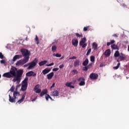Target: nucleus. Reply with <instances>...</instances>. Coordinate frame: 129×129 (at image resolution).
Instances as JSON below:
<instances>
[{"label":"nucleus","instance_id":"1","mask_svg":"<svg viewBox=\"0 0 129 129\" xmlns=\"http://www.w3.org/2000/svg\"><path fill=\"white\" fill-rule=\"evenodd\" d=\"M24 73L23 70H19L15 67H12L10 72L5 73L3 74V77L6 78H14V77H17V79L21 78L23 76Z\"/></svg>","mask_w":129,"mask_h":129},{"label":"nucleus","instance_id":"2","mask_svg":"<svg viewBox=\"0 0 129 129\" xmlns=\"http://www.w3.org/2000/svg\"><path fill=\"white\" fill-rule=\"evenodd\" d=\"M22 55L24 57V58H28V61L30 59V55L31 54V52L27 50L26 49L22 48L20 50Z\"/></svg>","mask_w":129,"mask_h":129},{"label":"nucleus","instance_id":"3","mask_svg":"<svg viewBox=\"0 0 129 129\" xmlns=\"http://www.w3.org/2000/svg\"><path fill=\"white\" fill-rule=\"evenodd\" d=\"M29 61V57L24 58L23 59H20L17 61L16 65V66H23L24 64L28 62Z\"/></svg>","mask_w":129,"mask_h":129},{"label":"nucleus","instance_id":"4","mask_svg":"<svg viewBox=\"0 0 129 129\" xmlns=\"http://www.w3.org/2000/svg\"><path fill=\"white\" fill-rule=\"evenodd\" d=\"M38 63V59L37 58H35L32 61L29 62V66H28L27 69L28 70H31V69H33L35 66H37Z\"/></svg>","mask_w":129,"mask_h":129},{"label":"nucleus","instance_id":"5","mask_svg":"<svg viewBox=\"0 0 129 129\" xmlns=\"http://www.w3.org/2000/svg\"><path fill=\"white\" fill-rule=\"evenodd\" d=\"M78 81H80L79 84L80 86H84L85 85V79L83 77H80L78 79Z\"/></svg>","mask_w":129,"mask_h":129},{"label":"nucleus","instance_id":"6","mask_svg":"<svg viewBox=\"0 0 129 129\" xmlns=\"http://www.w3.org/2000/svg\"><path fill=\"white\" fill-rule=\"evenodd\" d=\"M86 42V38H83L80 42V46H81L82 48H85L87 46V43H85Z\"/></svg>","mask_w":129,"mask_h":129},{"label":"nucleus","instance_id":"7","mask_svg":"<svg viewBox=\"0 0 129 129\" xmlns=\"http://www.w3.org/2000/svg\"><path fill=\"white\" fill-rule=\"evenodd\" d=\"M90 79L92 80H96L98 78V75L96 73H91L89 76Z\"/></svg>","mask_w":129,"mask_h":129},{"label":"nucleus","instance_id":"8","mask_svg":"<svg viewBox=\"0 0 129 129\" xmlns=\"http://www.w3.org/2000/svg\"><path fill=\"white\" fill-rule=\"evenodd\" d=\"M125 59V55L123 53H120L119 56H118V59H117V62H120V61H123Z\"/></svg>","mask_w":129,"mask_h":129},{"label":"nucleus","instance_id":"9","mask_svg":"<svg viewBox=\"0 0 129 129\" xmlns=\"http://www.w3.org/2000/svg\"><path fill=\"white\" fill-rule=\"evenodd\" d=\"M26 75L28 77H31V76H33V77H36V76H37V74L34 73V72L33 71H30V72H28L26 74Z\"/></svg>","mask_w":129,"mask_h":129},{"label":"nucleus","instance_id":"10","mask_svg":"<svg viewBox=\"0 0 129 129\" xmlns=\"http://www.w3.org/2000/svg\"><path fill=\"white\" fill-rule=\"evenodd\" d=\"M22 57H23V56H22V55H21V54L16 55L13 57L12 61L13 62H16V61H17V60H18L19 59H21V58H22Z\"/></svg>","mask_w":129,"mask_h":129},{"label":"nucleus","instance_id":"11","mask_svg":"<svg viewBox=\"0 0 129 129\" xmlns=\"http://www.w3.org/2000/svg\"><path fill=\"white\" fill-rule=\"evenodd\" d=\"M72 45L74 46V47H77V46H78V39H73L72 40Z\"/></svg>","mask_w":129,"mask_h":129},{"label":"nucleus","instance_id":"12","mask_svg":"<svg viewBox=\"0 0 129 129\" xmlns=\"http://www.w3.org/2000/svg\"><path fill=\"white\" fill-rule=\"evenodd\" d=\"M110 54H111V51L109 49L105 50V51L104 53V55L106 56V57H109V56H110Z\"/></svg>","mask_w":129,"mask_h":129},{"label":"nucleus","instance_id":"13","mask_svg":"<svg viewBox=\"0 0 129 129\" xmlns=\"http://www.w3.org/2000/svg\"><path fill=\"white\" fill-rule=\"evenodd\" d=\"M25 97H26V93H24L22 95L21 99L18 100L16 103H19V104H20V103H22V102L24 101V100L25 99Z\"/></svg>","mask_w":129,"mask_h":129},{"label":"nucleus","instance_id":"14","mask_svg":"<svg viewBox=\"0 0 129 129\" xmlns=\"http://www.w3.org/2000/svg\"><path fill=\"white\" fill-rule=\"evenodd\" d=\"M9 101L10 102H11L12 103H14L16 102V98L15 97H13L12 96H11L10 94L9 95Z\"/></svg>","mask_w":129,"mask_h":129},{"label":"nucleus","instance_id":"15","mask_svg":"<svg viewBox=\"0 0 129 129\" xmlns=\"http://www.w3.org/2000/svg\"><path fill=\"white\" fill-rule=\"evenodd\" d=\"M53 76H54V72H51L48 75H47V79L50 80V79H52L53 78Z\"/></svg>","mask_w":129,"mask_h":129},{"label":"nucleus","instance_id":"16","mask_svg":"<svg viewBox=\"0 0 129 129\" xmlns=\"http://www.w3.org/2000/svg\"><path fill=\"white\" fill-rule=\"evenodd\" d=\"M51 95L52 96H59V92H58V91L57 90H55L53 91L52 93H51Z\"/></svg>","mask_w":129,"mask_h":129},{"label":"nucleus","instance_id":"17","mask_svg":"<svg viewBox=\"0 0 129 129\" xmlns=\"http://www.w3.org/2000/svg\"><path fill=\"white\" fill-rule=\"evenodd\" d=\"M50 71H51V70L48 68H46L42 71V73L44 75H46V74H48V73H49Z\"/></svg>","mask_w":129,"mask_h":129},{"label":"nucleus","instance_id":"18","mask_svg":"<svg viewBox=\"0 0 129 129\" xmlns=\"http://www.w3.org/2000/svg\"><path fill=\"white\" fill-rule=\"evenodd\" d=\"M18 96H20V93H19V92L14 91L13 93V97H15L17 99Z\"/></svg>","mask_w":129,"mask_h":129},{"label":"nucleus","instance_id":"19","mask_svg":"<svg viewBox=\"0 0 129 129\" xmlns=\"http://www.w3.org/2000/svg\"><path fill=\"white\" fill-rule=\"evenodd\" d=\"M27 88H28V85H27L23 84L21 86V90L22 91H26V90H27Z\"/></svg>","mask_w":129,"mask_h":129},{"label":"nucleus","instance_id":"20","mask_svg":"<svg viewBox=\"0 0 129 129\" xmlns=\"http://www.w3.org/2000/svg\"><path fill=\"white\" fill-rule=\"evenodd\" d=\"M47 93H48V90H47V89H44L40 93V96L42 97V96H44L45 94H47Z\"/></svg>","mask_w":129,"mask_h":129},{"label":"nucleus","instance_id":"21","mask_svg":"<svg viewBox=\"0 0 129 129\" xmlns=\"http://www.w3.org/2000/svg\"><path fill=\"white\" fill-rule=\"evenodd\" d=\"M97 47H98V45L95 42L93 43L92 44V48L95 51V50H97Z\"/></svg>","mask_w":129,"mask_h":129},{"label":"nucleus","instance_id":"22","mask_svg":"<svg viewBox=\"0 0 129 129\" xmlns=\"http://www.w3.org/2000/svg\"><path fill=\"white\" fill-rule=\"evenodd\" d=\"M80 63V61L79 59H77L74 61V67H78L79 66V63Z\"/></svg>","mask_w":129,"mask_h":129},{"label":"nucleus","instance_id":"23","mask_svg":"<svg viewBox=\"0 0 129 129\" xmlns=\"http://www.w3.org/2000/svg\"><path fill=\"white\" fill-rule=\"evenodd\" d=\"M71 84H72V82H67L66 84V86H67V87H70L71 88H74V86H72Z\"/></svg>","mask_w":129,"mask_h":129},{"label":"nucleus","instance_id":"24","mask_svg":"<svg viewBox=\"0 0 129 129\" xmlns=\"http://www.w3.org/2000/svg\"><path fill=\"white\" fill-rule=\"evenodd\" d=\"M28 80H29V78L28 77H26L23 81V83L25 85H28Z\"/></svg>","mask_w":129,"mask_h":129},{"label":"nucleus","instance_id":"25","mask_svg":"<svg viewBox=\"0 0 129 129\" xmlns=\"http://www.w3.org/2000/svg\"><path fill=\"white\" fill-rule=\"evenodd\" d=\"M89 63V60H88V58H87L83 62V66H87V65H88V63Z\"/></svg>","mask_w":129,"mask_h":129},{"label":"nucleus","instance_id":"26","mask_svg":"<svg viewBox=\"0 0 129 129\" xmlns=\"http://www.w3.org/2000/svg\"><path fill=\"white\" fill-rule=\"evenodd\" d=\"M48 61L47 60H43V61H42L40 62H39V66H43L44 65H45V64H46V63H47Z\"/></svg>","mask_w":129,"mask_h":129},{"label":"nucleus","instance_id":"27","mask_svg":"<svg viewBox=\"0 0 129 129\" xmlns=\"http://www.w3.org/2000/svg\"><path fill=\"white\" fill-rule=\"evenodd\" d=\"M111 48L113 49V50H118V47H117V45H116L115 44L111 45Z\"/></svg>","mask_w":129,"mask_h":129},{"label":"nucleus","instance_id":"28","mask_svg":"<svg viewBox=\"0 0 129 129\" xmlns=\"http://www.w3.org/2000/svg\"><path fill=\"white\" fill-rule=\"evenodd\" d=\"M120 55V53H119V51H116L114 54V56L115 58H117V57H118Z\"/></svg>","mask_w":129,"mask_h":129},{"label":"nucleus","instance_id":"29","mask_svg":"<svg viewBox=\"0 0 129 129\" xmlns=\"http://www.w3.org/2000/svg\"><path fill=\"white\" fill-rule=\"evenodd\" d=\"M15 78L13 79V82H16V81H17V82H20L21 81V78L17 79V77H14Z\"/></svg>","mask_w":129,"mask_h":129},{"label":"nucleus","instance_id":"30","mask_svg":"<svg viewBox=\"0 0 129 129\" xmlns=\"http://www.w3.org/2000/svg\"><path fill=\"white\" fill-rule=\"evenodd\" d=\"M76 36L77 37V38H83V35H82V34H79L78 33H75Z\"/></svg>","mask_w":129,"mask_h":129},{"label":"nucleus","instance_id":"31","mask_svg":"<svg viewBox=\"0 0 129 129\" xmlns=\"http://www.w3.org/2000/svg\"><path fill=\"white\" fill-rule=\"evenodd\" d=\"M90 61L91 62H94V61H95V57H94L93 55L91 56Z\"/></svg>","mask_w":129,"mask_h":129},{"label":"nucleus","instance_id":"32","mask_svg":"<svg viewBox=\"0 0 129 129\" xmlns=\"http://www.w3.org/2000/svg\"><path fill=\"white\" fill-rule=\"evenodd\" d=\"M39 87H40V85H39V84L36 85L33 89L34 91H36V90H37V89H39Z\"/></svg>","mask_w":129,"mask_h":129},{"label":"nucleus","instance_id":"33","mask_svg":"<svg viewBox=\"0 0 129 129\" xmlns=\"http://www.w3.org/2000/svg\"><path fill=\"white\" fill-rule=\"evenodd\" d=\"M119 66H120V63L118 62L117 63V66L113 67V69H115L116 70L117 69H118V68H119Z\"/></svg>","mask_w":129,"mask_h":129},{"label":"nucleus","instance_id":"34","mask_svg":"<svg viewBox=\"0 0 129 129\" xmlns=\"http://www.w3.org/2000/svg\"><path fill=\"white\" fill-rule=\"evenodd\" d=\"M35 41L36 42V44L37 45H39V38L38 37V36L36 35L35 36Z\"/></svg>","mask_w":129,"mask_h":129},{"label":"nucleus","instance_id":"35","mask_svg":"<svg viewBox=\"0 0 129 129\" xmlns=\"http://www.w3.org/2000/svg\"><path fill=\"white\" fill-rule=\"evenodd\" d=\"M56 49H57V47H56V46H55V45L52 46V47L51 48V50H52V52H55V51H56Z\"/></svg>","mask_w":129,"mask_h":129},{"label":"nucleus","instance_id":"36","mask_svg":"<svg viewBox=\"0 0 129 129\" xmlns=\"http://www.w3.org/2000/svg\"><path fill=\"white\" fill-rule=\"evenodd\" d=\"M36 93H40L41 90V89H37L35 91H34Z\"/></svg>","mask_w":129,"mask_h":129},{"label":"nucleus","instance_id":"37","mask_svg":"<svg viewBox=\"0 0 129 129\" xmlns=\"http://www.w3.org/2000/svg\"><path fill=\"white\" fill-rule=\"evenodd\" d=\"M90 53H91V48H90L88 50L87 52L86 53L87 56H88L89 54H90Z\"/></svg>","mask_w":129,"mask_h":129},{"label":"nucleus","instance_id":"38","mask_svg":"<svg viewBox=\"0 0 129 129\" xmlns=\"http://www.w3.org/2000/svg\"><path fill=\"white\" fill-rule=\"evenodd\" d=\"M88 29H89V26L85 27L83 29V31L84 32H86V31H87V30H88Z\"/></svg>","mask_w":129,"mask_h":129},{"label":"nucleus","instance_id":"39","mask_svg":"<svg viewBox=\"0 0 129 129\" xmlns=\"http://www.w3.org/2000/svg\"><path fill=\"white\" fill-rule=\"evenodd\" d=\"M53 56H55V57H61V54H59V53H56V54H53Z\"/></svg>","mask_w":129,"mask_h":129},{"label":"nucleus","instance_id":"40","mask_svg":"<svg viewBox=\"0 0 129 129\" xmlns=\"http://www.w3.org/2000/svg\"><path fill=\"white\" fill-rule=\"evenodd\" d=\"M49 97H50V95L46 94V96H45V99L47 101H48V100H49Z\"/></svg>","mask_w":129,"mask_h":129},{"label":"nucleus","instance_id":"41","mask_svg":"<svg viewBox=\"0 0 129 129\" xmlns=\"http://www.w3.org/2000/svg\"><path fill=\"white\" fill-rule=\"evenodd\" d=\"M53 65H54V63H51L50 64H46V66H47V67H50V66H53Z\"/></svg>","mask_w":129,"mask_h":129},{"label":"nucleus","instance_id":"42","mask_svg":"<svg viewBox=\"0 0 129 129\" xmlns=\"http://www.w3.org/2000/svg\"><path fill=\"white\" fill-rule=\"evenodd\" d=\"M92 66V63H89L87 66V68H88V69H90L91 68V67Z\"/></svg>","mask_w":129,"mask_h":129},{"label":"nucleus","instance_id":"43","mask_svg":"<svg viewBox=\"0 0 129 129\" xmlns=\"http://www.w3.org/2000/svg\"><path fill=\"white\" fill-rule=\"evenodd\" d=\"M83 71H87V70H88V68H87V66L83 68Z\"/></svg>","mask_w":129,"mask_h":129},{"label":"nucleus","instance_id":"44","mask_svg":"<svg viewBox=\"0 0 129 129\" xmlns=\"http://www.w3.org/2000/svg\"><path fill=\"white\" fill-rule=\"evenodd\" d=\"M0 59H4V55L2 52H0Z\"/></svg>","mask_w":129,"mask_h":129},{"label":"nucleus","instance_id":"45","mask_svg":"<svg viewBox=\"0 0 129 129\" xmlns=\"http://www.w3.org/2000/svg\"><path fill=\"white\" fill-rule=\"evenodd\" d=\"M59 70V68H54L52 69V71H54L55 72L58 71Z\"/></svg>","mask_w":129,"mask_h":129},{"label":"nucleus","instance_id":"46","mask_svg":"<svg viewBox=\"0 0 129 129\" xmlns=\"http://www.w3.org/2000/svg\"><path fill=\"white\" fill-rule=\"evenodd\" d=\"M73 73H74V75L77 74L78 73V72L76 70H73Z\"/></svg>","mask_w":129,"mask_h":129},{"label":"nucleus","instance_id":"47","mask_svg":"<svg viewBox=\"0 0 129 129\" xmlns=\"http://www.w3.org/2000/svg\"><path fill=\"white\" fill-rule=\"evenodd\" d=\"M10 90L12 92H14V90H15V87H14V86H12Z\"/></svg>","mask_w":129,"mask_h":129},{"label":"nucleus","instance_id":"48","mask_svg":"<svg viewBox=\"0 0 129 129\" xmlns=\"http://www.w3.org/2000/svg\"><path fill=\"white\" fill-rule=\"evenodd\" d=\"M0 63H1V64H5V63H6V61H5V60H1L0 61Z\"/></svg>","mask_w":129,"mask_h":129},{"label":"nucleus","instance_id":"49","mask_svg":"<svg viewBox=\"0 0 129 129\" xmlns=\"http://www.w3.org/2000/svg\"><path fill=\"white\" fill-rule=\"evenodd\" d=\"M76 56H73V57H70V60H73V59H76Z\"/></svg>","mask_w":129,"mask_h":129},{"label":"nucleus","instance_id":"50","mask_svg":"<svg viewBox=\"0 0 129 129\" xmlns=\"http://www.w3.org/2000/svg\"><path fill=\"white\" fill-rule=\"evenodd\" d=\"M28 66H29V62L25 64V65H24L23 67H28Z\"/></svg>","mask_w":129,"mask_h":129},{"label":"nucleus","instance_id":"51","mask_svg":"<svg viewBox=\"0 0 129 129\" xmlns=\"http://www.w3.org/2000/svg\"><path fill=\"white\" fill-rule=\"evenodd\" d=\"M63 67H64V65H63V64H61V65L59 66V68L60 69H62V68H63Z\"/></svg>","mask_w":129,"mask_h":129},{"label":"nucleus","instance_id":"52","mask_svg":"<svg viewBox=\"0 0 129 129\" xmlns=\"http://www.w3.org/2000/svg\"><path fill=\"white\" fill-rule=\"evenodd\" d=\"M110 42H111V45H112V44H114V43H115V41L113 40H111L110 41Z\"/></svg>","mask_w":129,"mask_h":129},{"label":"nucleus","instance_id":"53","mask_svg":"<svg viewBox=\"0 0 129 129\" xmlns=\"http://www.w3.org/2000/svg\"><path fill=\"white\" fill-rule=\"evenodd\" d=\"M111 45V43L110 42L107 43V46H110Z\"/></svg>","mask_w":129,"mask_h":129},{"label":"nucleus","instance_id":"54","mask_svg":"<svg viewBox=\"0 0 129 129\" xmlns=\"http://www.w3.org/2000/svg\"><path fill=\"white\" fill-rule=\"evenodd\" d=\"M52 87H55V83H53L52 85V86H51L50 88H52Z\"/></svg>","mask_w":129,"mask_h":129},{"label":"nucleus","instance_id":"55","mask_svg":"<svg viewBox=\"0 0 129 129\" xmlns=\"http://www.w3.org/2000/svg\"><path fill=\"white\" fill-rule=\"evenodd\" d=\"M122 7H123V8H127V7L126 6V5H125V4H122Z\"/></svg>","mask_w":129,"mask_h":129},{"label":"nucleus","instance_id":"56","mask_svg":"<svg viewBox=\"0 0 129 129\" xmlns=\"http://www.w3.org/2000/svg\"><path fill=\"white\" fill-rule=\"evenodd\" d=\"M113 37H115V38H117V35L116 34H114L113 35Z\"/></svg>","mask_w":129,"mask_h":129},{"label":"nucleus","instance_id":"57","mask_svg":"<svg viewBox=\"0 0 129 129\" xmlns=\"http://www.w3.org/2000/svg\"><path fill=\"white\" fill-rule=\"evenodd\" d=\"M49 98L53 101H54V99H53V98H52V97H51V96H49Z\"/></svg>","mask_w":129,"mask_h":129},{"label":"nucleus","instance_id":"58","mask_svg":"<svg viewBox=\"0 0 129 129\" xmlns=\"http://www.w3.org/2000/svg\"><path fill=\"white\" fill-rule=\"evenodd\" d=\"M64 56H62L60 58V60H62V59H63V58H64Z\"/></svg>","mask_w":129,"mask_h":129},{"label":"nucleus","instance_id":"59","mask_svg":"<svg viewBox=\"0 0 129 129\" xmlns=\"http://www.w3.org/2000/svg\"><path fill=\"white\" fill-rule=\"evenodd\" d=\"M35 100H36V98H35L34 99H33V100H32V101H35Z\"/></svg>","mask_w":129,"mask_h":129},{"label":"nucleus","instance_id":"60","mask_svg":"<svg viewBox=\"0 0 129 129\" xmlns=\"http://www.w3.org/2000/svg\"><path fill=\"white\" fill-rule=\"evenodd\" d=\"M127 51L129 52V45L128 46Z\"/></svg>","mask_w":129,"mask_h":129},{"label":"nucleus","instance_id":"61","mask_svg":"<svg viewBox=\"0 0 129 129\" xmlns=\"http://www.w3.org/2000/svg\"><path fill=\"white\" fill-rule=\"evenodd\" d=\"M2 77V75L0 74V78Z\"/></svg>","mask_w":129,"mask_h":129}]
</instances>
